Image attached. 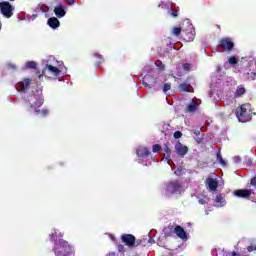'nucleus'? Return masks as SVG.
I'll return each instance as SVG.
<instances>
[{"instance_id": "1", "label": "nucleus", "mask_w": 256, "mask_h": 256, "mask_svg": "<svg viewBox=\"0 0 256 256\" xmlns=\"http://www.w3.org/2000/svg\"><path fill=\"white\" fill-rule=\"evenodd\" d=\"M56 256H75L73 248L69 245L68 241L59 239L55 242V247L53 249Z\"/></svg>"}, {"instance_id": "2", "label": "nucleus", "mask_w": 256, "mask_h": 256, "mask_svg": "<svg viewBox=\"0 0 256 256\" xmlns=\"http://www.w3.org/2000/svg\"><path fill=\"white\" fill-rule=\"evenodd\" d=\"M236 117L240 123H247V121H251V113L247 111L245 104L236 109Z\"/></svg>"}, {"instance_id": "3", "label": "nucleus", "mask_w": 256, "mask_h": 256, "mask_svg": "<svg viewBox=\"0 0 256 256\" xmlns=\"http://www.w3.org/2000/svg\"><path fill=\"white\" fill-rule=\"evenodd\" d=\"M0 12L6 19L13 17V6L7 1L0 2Z\"/></svg>"}, {"instance_id": "4", "label": "nucleus", "mask_w": 256, "mask_h": 256, "mask_svg": "<svg viewBox=\"0 0 256 256\" xmlns=\"http://www.w3.org/2000/svg\"><path fill=\"white\" fill-rule=\"evenodd\" d=\"M218 47H221V49H224L225 51H233L235 43L230 37H225L218 41Z\"/></svg>"}, {"instance_id": "5", "label": "nucleus", "mask_w": 256, "mask_h": 256, "mask_svg": "<svg viewBox=\"0 0 256 256\" xmlns=\"http://www.w3.org/2000/svg\"><path fill=\"white\" fill-rule=\"evenodd\" d=\"M181 189H183V185L181 184V182H179V180L170 181L166 185V191L168 193H172V194L179 193Z\"/></svg>"}, {"instance_id": "6", "label": "nucleus", "mask_w": 256, "mask_h": 256, "mask_svg": "<svg viewBox=\"0 0 256 256\" xmlns=\"http://www.w3.org/2000/svg\"><path fill=\"white\" fill-rule=\"evenodd\" d=\"M51 73L54 77H59L61 75V70L53 65L47 64L46 67L42 70V74H40L38 77L41 79L45 75V73Z\"/></svg>"}, {"instance_id": "7", "label": "nucleus", "mask_w": 256, "mask_h": 256, "mask_svg": "<svg viewBox=\"0 0 256 256\" xmlns=\"http://www.w3.org/2000/svg\"><path fill=\"white\" fill-rule=\"evenodd\" d=\"M31 87V79L26 78L16 84V89L20 93H25Z\"/></svg>"}, {"instance_id": "8", "label": "nucleus", "mask_w": 256, "mask_h": 256, "mask_svg": "<svg viewBox=\"0 0 256 256\" xmlns=\"http://www.w3.org/2000/svg\"><path fill=\"white\" fill-rule=\"evenodd\" d=\"M143 85L148 89H153L157 85V78L152 75H146L143 79Z\"/></svg>"}, {"instance_id": "9", "label": "nucleus", "mask_w": 256, "mask_h": 256, "mask_svg": "<svg viewBox=\"0 0 256 256\" xmlns=\"http://www.w3.org/2000/svg\"><path fill=\"white\" fill-rule=\"evenodd\" d=\"M121 241L127 247H133V245H135V237L133 236V234H123L121 236Z\"/></svg>"}, {"instance_id": "10", "label": "nucleus", "mask_w": 256, "mask_h": 256, "mask_svg": "<svg viewBox=\"0 0 256 256\" xmlns=\"http://www.w3.org/2000/svg\"><path fill=\"white\" fill-rule=\"evenodd\" d=\"M175 150L177 155H179L180 157H185V155H187V153H189V148L183 144H181L180 142H178L175 146Z\"/></svg>"}, {"instance_id": "11", "label": "nucleus", "mask_w": 256, "mask_h": 256, "mask_svg": "<svg viewBox=\"0 0 256 256\" xmlns=\"http://www.w3.org/2000/svg\"><path fill=\"white\" fill-rule=\"evenodd\" d=\"M234 195L236 197H240L241 199H249V197H251V190L238 189V190L234 191Z\"/></svg>"}, {"instance_id": "12", "label": "nucleus", "mask_w": 256, "mask_h": 256, "mask_svg": "<svg viewBox=\"0 0 256 256\" xmlns=\"http://www.w3.org/2000/svg\"><path fill=\"white\" fill-rule=\"evenodd\" d=\"M174 233L179 237V239H182V241H187V232L183 227L179 225L175 226Z\"/></svg>"}, {"instance_id": "13", "label": "nucleus", "mask_w": 256, "mask_h": 256, "mask_svg": "<svg viewBox=\"0 0 256 256\" xmlns=\"http://www.w3.org/2000/svg\"><path fill=\"white\" fill-rule=\"evenodd\" d=\"M227 205V201L225 200L224 194H218L214 199V206L215 207H225Z\"/></svg>"}, {"instance_id": "14", "label": "nucleus", "mask_w": 256, "mask_h": 256, "mask_svg": "<svg viewBox=\"0 0 256 256\" xmlns=\"http://www.w3.org/2000/svg\"><path fill=\"white\" fill-rule=\"evenodd\" d=\"M206 183H208V187L210 191H213V192L217 191V188L219 187V182H217V180L209 177L206 179Z\"/></svg>"}, {"instance_id": "15", "label": "nucleus", "mask_w": 256, "mask_h": 256, "mask_svg": "<svg viewBox=\"0 0 256 256\" xmlns=\"http://www.w3.org/2000/svg\"><path fill=\"white\" fill-rule=\"evenodd\" d=\"M54 13L58 19H61V17H65V8L63 7V4H59L57 7L54 8Z\"/></svg>"}, {"instance_id": "16", "label": "nucleus", "mask_w": 256, "mask_h": 256, "mask_svg": "<svg viewBox=\"0 0 256 256\" xmlns=\"http://www.w3.org/2000/svg\"><path fill=\"white\" fill-rule=\"evenodd\" d=\"M247 93V90L245 89V86L239 85L234 93L235 99H238V97H243Z\"/></svg>"}, {"instance_id": "17", "label": "nucleus", "mask_w": 256, "mask_h": 256, "mask_svg": "<svg viewBox=\"0 0 256 256\" xmlns=\"http://www.w3.org/2000/svg\"><path fill=\"white\" fill-rule=\"evenodd\" d=\"M47 23L52 29H57V27L60 25L59 19L56 17L49 18Z\"/></svg>"}, {"instance_id": "18", "label": "nucleus", "mask_w": 256, "mask_h": 256, "mask_svg": "<svg viewBox=\"0 0 256 256\" xmlns=\"http://www.w3.org/2000/svg\"><path fill=\"white\" fill-rule=\"evenodd\" d=\"M150 153L147 147L139 148L136 152L138 157H149Z\"/></svg>"}, {"instance_id": "19", "label": "nucleus", "mask_w": 256, "mask_h": 256, "mask_svg": "<svg viewBox=\"0 0 256 256\" xmlns=\"http://www.w3.org/2000/svg\"><path fill=\"white\" fill-rule=\"evenodd\" d=\"M163 233L165 237H173V233H175V228L173 226H168L163 229Z\"/></svg>"}, {"instance_id": "20", "label": "nucleus", "mask_w": 256, "mask_h": 256, "mask_svg": "<svg viewBox=\"0 0 256 256\" xmlns=\"http://www.w3.org/2000/svg\"><path fill=\"white\" fill-rule=\"evenodd\" d=\"M179 89L181 91H185V92L189 93V92H191V84H188V83H185V82L181 83L179 85Z\"/></svg>"}, {"instance_id": "21", "label": "nucleus", "mask_w": 256, "mask_h": 256, "mask_svg": "<svg viewBox=\"0 0 256 256\" xmlns=\"http://www.w3.org/2000/svg\"><path fill=\"white\" fill-rule=\"evenodd\" d=\"M193 39H195V34L193 33V31L185 33L184 41L191 42L193 41Z\"/></svg>"}, {"instance_id": "22", "label": "nucleus", "mask_w": 256, "mask_h": 256, "mask_svg": "<svg viewBox=\"0 0 256 256\" xmlns=\"http://www.w3.org/2000/svg\"><path fill=\"white\" fill-rule=\"evenodd\" d=\"M164 149V157H166V159H171V148H169V145L164 144L163 146Z\"/></svg>"}, {"instance_id": "23", "label": "nucleus", "mask_w": 256, "mask_h": 256, "mask_svg": "<svg viewBox=\"0 0 256 256\" xmlns=\"http://www.w3.org/2000/svg\"><path fill=\"white\" fill-rule=\"evenodd\" d=\"M183 31V28L181 27H174L171 30L172 35H174V37H179V35H181V32Z\"/></svg>"}, {"instance_id": "24", "label": "nucleus", "mask_w": 256, "mask_h": 256, "mask_svg": "<svg viewBox=\"0 0 256 256\" xmlns=\"http://www.w3.org/2000/svg\"><path fill=\"white\" fill-rule=\"evenodd\" d=\"M35 113H38V115H41V117H47L49 115V110L47 109H42L40 110L39 108H35Z\"/></svg>"}, {"instance_id": "25", "label": "nucleus", "mask_w": 256, "mask_h": 256, "mask_svg": "<svg viewBox=\"0 0 256 256\" xmlns=\"http://www.w3.org/2000/svg\"><path fill=\"white\" fill-rule=\"evenodd\" d=\"M44 101L45 100L41 97L37 98L34 103V111H35V109H39V107H41L43 105Z\"/></svg>"}, {"instance_id": "26", "label": "nucleus", "mask_w": 256, "mask_h": 256, "mask_svg": "<svg viewBox=\"0 0 256 256\" xmlns=\"http://www.w3.org/2000/svg\"><path fill=\"white\" fill-rule=\"evenodd\" d=\"M26 69H37V62L35 61H28L25 65Z\"/></svg>"}, {"instance_id": "27", "label": "nucleus", "mask_w": 256, "mask_h": 256, "mask_svg": "<svg viewBox=\"0 0 256 256\" xmlns=\"http://www.w3.org/2000/svg\"><path fill=\"white\" fill-rule=\"evenodd\" d=\"M186 111H188V113H193L197 111V104L196 103L189 104L186 108Z\"/></svg>"}, {"instance_id": "28", "label": "nucleus", "mask_w": 256, "mask_h": 256, "mask_svg": "<svg viewBox=\"0 0 256 256\" xmlns=\"http://www.w3.org/2000/svg\"><path fill=\"white\" fill-rule=\"evenodd\" d=\"M246 77L250 81H255V79H256V72H253V71L250 70L249 72H247Z\"/></svg>"}, {"instance_id": "29", "label": "nucleus", "mask_w": 256, "mask_h": 256, "mask_svg": "<svg viewBox=\"0 0 256 256\" xmlns=\"http://www.w3.org/2000/svg\"><path fill=\"white\" fill-rule=\"evenodd\" d=\"M217 160L219 161L220 165L225 167L227 165V162L223 160V156H221V153H217Z\"/></svg>"}, {"instance_id": "30", "label": "nucleus", "mask_w": 256, "mask_h": 256, "mask_svg": "<svg viewBox=\"0 0 256 256\" xmlns=\"http://www.w3.org/2000/svg\"><path fill=\"white\" fill-rule=\"evenodd\" d=\"M238 59L237 58H235V57H230L229 59H228V63L230 64V65H237V63H238Z\"/></svg>"}, {"instance_id": "31", "label": "nucleus", "mask_w": 256, "mask_h": 256, "mask_svg": "<svg viewBox=\"0 0 256 256\" xmlns=\"http://www.w3.org/2000/svg\"><path fill=\"white\" fill-rule=\"evenodd\" d=\"M159 151H161V146L159 144H154L152 147V152L159 153Z\"/></svg>"}, {"instance_id": "32", "label": "nucleus", "mask_w": 256, "mask_h": 256, "mask_svg": "<svg viewBox=\"0 0 256 256\" xmlns=\"http://www.w3.org/2000/svg\"><path fill=\"white\" fill-rule=\"evenodd\" d=\"M144 241L145 240H143V239H138L137 240V238H135V244L132 247H139L140 245H143Z\"/></svg>"}, {"instance_id": "33", "label": "nucleus", "mask_w": 256, "mask_h": 256, "mask_svg": "<svg viewBox=\"0 0 256 256\" xmlns=\"http://www.w3.org/2000/svg\"><path fill=\"white\" fill-rule=\"evenodd\" d=\"M170 15H171V17H174V18L179 17V10L172 9Z\"/></svg>"}, {"instance_id": "34", "label": "nucleus", "mask_w": 256, "mask_h": 256, "mask_svg": "<svg viewBox=\"0 0 256 256\" xmlns=\"http://www.w3.org/2000/svg\"><path fill=\"white\" fill-rule=\"evenodd\" d=\"M171 90V83H165L163 86V92L167 93V91Z\"/></svg>"}, {"instance_id": "35", "label": "nucleus", "mask_w": 256, "mask_h": 256, "mask_svg": "<svg viewBox=\"0 0 256 256\" xmlns=\"http://www.w3.org/2000/svg\"><path fill=\"white\" fill-rule=\"evenodd\" d=\"M156 67H158L159 69H165V65L163 64V62L161 60H158L155 62Z\"/></svg>"}, {"instance_id": "36", "label": "nucleus", "mask_w": 256, "mask_h": 256, "mask_svg": "<svg viewBox=\"0 0 256 256\" xmlns=\"http://www.w3.org/2000/svg\"><path fill=\"white\" fill-rule=\"evenodd\" d=\"M248 253H253V251H256V244H251L247 247Z\"/></svg>"}, {"instance_id": "37", "label": "nucleus", "mask_w": 256, "mask_h": 256, "mask_svg": "<svg viewBox=\"0 0 256 256\" xmlns=\"http://www.w3.org/2000/svg\"><path fill=\"white\" fill-rule=\"evenodd\" d=\"M174 139H181L183 137V133L181 131L174 132Z\"/></svg>"}, {"instance_id": "38", "label": "nucleus", "mask_w": 256, "mask_h": 256, "mask_svg": "<svg viewBox=\"0 0 256 256\" xmlns=\"http://www.w3.org/2000/svg\"><path fill=\"white\" fill-rule=\"evenodd\" d=\"M7 69H10L11 71H17V66L15 64H7Z\"/></svg>"}, {"instance_id": "39", "label": "nucleus", "mask_w": 256, "mask_h": 256, "mask_svg": "<svg viewBox=\"0 0 256 256\" xmlns=\"http://www.w3.org/2000/svg\"><path fill=\"white\" fill-rule=\"evenodd\" d=\"M182 67L184 71H191V64L189 63H184Z\"/></svg>"}, {"instance_id": "40", "label": "nucleus", "mask_w": 256, "mask_h": 256, "mask_svg": "<svg viewBox=\"0 0 256 256\" xmlns=\"http://www.w3.org/2000/svg\"><path fill=\"white\" fill-rule=\"evenodd\" d=\"M201 131H203V129L198 128V129H196V130H193L192 133H193L194 135H196L197 137H199V135H201Z\"/></svg>"}, {"instance_id": "41", "label": "nucleus", "mask_w": 256, "mask_h": 256, "mask_svg": "<svg viewBox=\"0 0 256 256\" xmlns=\"http://www.w3.org/2000/svg\"><path fill=\"white\" fill-rule=\"evenodd\" d=\"M64 3H66L67 5H74L75 0H64Z\"/></svg>"}, {"instance_id": "42", "label": "nucleus", "mask_w": 256, "mask_h": 256, "mask_svg": "<svg viewBox=\"0 0 256 256\" xmlns=\"http://www.w3.org/2000/svg\"><path fill=\"white\" fill-rule=\"evenodd\" d=\"M250 185H252L253 187H256V176L251 179Z\"/></svg>"}, {"instance_id": "43", "label": "nucleus", "mask_w": 256, "mask_h": 256, "mask_svg": "<svg viewBox=\"0 0 256 256\" xmlns=\"http://www.w3.org/2000/svg\"><path fill=\"white\" fill-rule=\"evenodd\" d=\"M195 141H196V143H198V145H199V144L203 143V137L195 138Z\"/></svg>"}, {"instance_id": "44", "label": "nucleus", "mask_w": 256, "mask_h": 256, "mask_svg": "<svg viewBox=\"0 0 256 256\" xmlns=\"http://www.w3.org/2000/svg\"><path fill=\"white\" fill-rule=\"evenodd\" d=\"M198 203H199L200 205H205V204L207 203V201H205V199H199V200H198Z\"/></svg>"}, {"instance_id": "45", "label": "nucleus", "mask_w": 256, "mask_h": 256, "mask_svg": "<svg viewBox=\"0 0 256 256\" xmlns=\"http://www.w3.org/2000/svg\"><path fill=\"white\" fill-rule=\"evenodd\" d=\"M251 165H253V161L251 159H249L247 162H246V166L247 167H251Z\"/></svg>"}, {"instance_id": "46", "label": "nucleus", "mask_w": 256, "mask_h": 256, "mask_svg": "<svg viewBox=\"0 0 256 256\" xmlns=\"http://www.w3.org/2000/svg\"><path fill=\"white\" fill-rule=\"evenodd\" d=\"M125 250V246H123L122 244L118 245V251H124Z\"/></svg>"}, {"instance_id": "47", "label": "nucleus", "mask_w": 256, "mask_h": 256, "mask_svg": "<svg viewBox=\"0 0 256 256\" xmlns=\"http://www.w3.org/2000/svg\"><path fill=\"white\" fill-rule=\"evenodd\" d=\"M95 57H97V59H103V56H101L100 54H94Z\"/></svg>"}, {"instance_id": "48", "label": "nucleus", "mask_w": 256, "mask_h": 256, "mask_svg": "<svg viewBox=\"0 0 256 256\" xmlns=\"http://www.w3.org/2000/svg\"><path fill=\"white\" fill-rule=\"evenodd\" d=\"M238 254H237V252H232L231 253V256H237Z\"/></svg>"}, {"instance_id": "49", "label": "nucleus", "mask_w": 256, "mask_h": 256, "mask_svg": "<svg viewBox=\"0 0 256 256\" xmlns=\"http://www.w3.org/2000/svg\"><path fill=\"white\" fill-rule=\"evenodd\" d=\"M216 27H217V29H221V26H219V25H216Z\"/></svg>"}, {"instance_id": "50", "label": "nucleus", "mask_w": 256, "mask_h": 256, "mask_svg": "<svg viewBox=\"0 0 256 256\" xmlns=\"http://www.w3.org/2000/svg\"><path fill=\"white\" fill-rule=\"evenodd\" d=\"M0 31H1V22H0Z\"/></svg>"}, {"instance_id": "51", "label": "nucleus", "mask_w": 256, "mask_h": 256, "mask_svg": "<svg viewBox=\"0 0 256 256\" xmlns=\"http://www.w3.org/2000/svg\"><path fill=\"white\" fill-rule=\"evenodd\" d=\"M237 256H241V254H238Z\"/></svg>"}]
</instances>
